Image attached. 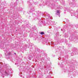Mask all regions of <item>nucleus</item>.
Returning <instances> with one entry per match:
<instances>
[{
    "mask_svg": "<svg viewBox=\"0 0 78 78\" xmlns=\"http://www.w3.org/2000/svg\"><path fill=\"white\" fill-rule=\"evenodd\" d=\"M57 14L59 16V15H60V12H59V10L57 11Z\"/></svg>",
    "mask_w": 78,
    "mask_h": 78,
    "instance_id": "1",
    "label": "nucleus"
},
{
    "mask_svg": "<svg viewBox=\"0 0 78 78\" xmlns=\"http://www.w3.org/2000/svg\"><path fill=\"white\" fill-rule=\"evenodd\" d=\"M41 34H42H42H44V32H41Z\"/></svg>",
    "mask_w": 78,
    "mask_h": 78,
    "instance_id": "2",
    "label": "nucleus"
}]
</instances>
